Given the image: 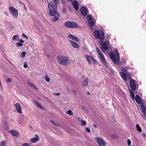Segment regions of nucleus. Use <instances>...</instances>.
<instances>
[{"mask_svg": "<svg viewBox=\"0 0 146 146\" xmlns=\"http://www.w3.org/2000/svg\"><path fill=\"white\" fill-rule=\"evenodd\" d=\"M127 144L129 146H130L131 143V142L130 141V139H127Z\"/></svg>", "mask_w": 146, "mask_h": 146, "instance_id": "37", "label": "nucleus"}, {"mask_svg": "<svg viewBox=\"0 0 146 146\" xmlns=\"http://www.w3.org/2000/svg\"><path fill=\"white\" fill-rule=\"evenodd\" d=\"M54 2H50H50H52L54 3V4H56L57 6V4L59 2V0H54Z\"/></svg>", "mask_w": 146, "mask_h": 146, "instance_id": "36", "label": "nucleus"}, {"mask_svg": "<svg viewBox=\"0 0 146 146\" xmlns=\"http://www.w3.org/2000/svg\"><path fill=\"white\" fill-rule=\"evenodd\" d=\"M39 137L37 136L35 137L32 138L31 139V141L32 142L34 143L38 141L39 140Z\"/></svg>", "mask_w": 146, "mask_h": 146, "instance_id": "20", "label": "nucleus"}, {"mask_svg": "<svg viewBox=\"0 0 146 146\" xmlns=\"http://www.w3.org/2000/svg\"><path fill=\"white\" fill-rule=\"evenodd\" d=\"M94 36L96 38L99 39L101 40H103L104 39L105 37L103 31L100 30L98 31L95 29L94 31Z\"/></svg>", "mask_w": 146, "mask_h": 146, "instance_id": "3", "label": "nucleus"}, {"mask_svg": "<svg viewBox=\"0 0 146 146\" xmlns=\"http://www.w3.org/2000/svg\"><path fill=\"white\" fill-rule=\"evenodd\" d=\"M127 78L128 79H130L131 78V76L130 74H128L127 75Z\"/></svg>", "mask_w": 146, "mask_h": 146, "instance_id": "41", "label": "nucleus"}, {"mask_svg": "<svg viewBox=\"0 0 146 146\" xmlns=\"http://www.w3.org/2000/svg\"><path fill=\"white\" fill-rule=\"evenodd\" d=\"M16 45L17 46L19 47L22 46L23 44L21 42H17L16 43Z\"/></svg>", "mask_w": 146, "mask_h": 146, "instance_id": "32", "label": "nucleus"}, {"mask_svg": "<svg viewBox=\"0 0 146 146\" xmlns=\"http://www.w3.org/2000/svg\"><path fill=\"white\" fill-rule=\"evenodd\" d=\"M86 79H87L86 78V79L83 80V81L82 82V85L84 87H85L88 84V82L86 80Z\"/></svg>", "mask_w": 146, "mask_h": 146, "instance_id": "21", "label": "nucleus"}, {"mask_svg": "<svg viewBox=\"0 0 146 146\" xmlns=\"http://www.w3.org/2000/svg\"><path fill=\"white\" fill-rule=\"evenodd\" d=\"M68 57L61 56L57 58V60L59 63L63 65H66L68 63Z\"/></svg>", "mask_w": 146, "mask_h": 146, "instance_id": "4", "label": "nucleus"}, {"mask_svg": "<svg viewBox=\"0 0 146 146\" xmlns=\"http://www.w3.org/2000/svg\"><path fill=\"white\" fill-rule=\"evenodd\" d=\"M87 8L84 7H82L81 9V11L82 14L84 16H86L87 14L88 10H87Z\"/></svg>", "mask_w": 146, "mask_h": 146, "instance_id": "13", "label": "nucleus"}, {"mask_svg": "<svg viewBox=\"0 0 146 146\" xmlns=\"http://www.w3.org/2000/svg\"><path fill=\"white\" fill-rule=\"evenodd\" d=\"M28 83L29 84V85L31 87L33 88L36 90H38V88L36 87L34 84H32L31 82H28Z\"/></svg>", "mask_w": 146, "mask_h": 146, "instance_id": "22", "label": "nucleus"}, {"mask_svg": "<svg viewBox=\"0 0 146 146\" xmlns=\"http://www.w3.org/2000/svg\"><path fill=\"white\" fill-rule=\"evenodd\" d=\"M81 125H82L83 126H84V125H86V122L85 121L82 120L81 121Z\"/></svg>", "mask_w": 146, "mask_h": 146, "instance_id": "34", "label": "nucleus"}, {"mask_svg": "<svg viewBox=\"0 0 146 146\" xmlns=\"http://www.w3.org/2000/svg\"><path fill=\"white\" fill-rule=\"evenodd\" d=\"M50 122L51 123L53 124L54 125H55L57 126H60V125L58 123L56 122H55L53 120H50Z\"/></svg>", "mask_w": 146, "mask_h": 146, "instance_id": "27", "label": "nucleus"}, {"mask_svg": "<svg viewBox=\"0 0 146 146\" xmlns=\"http://www.w3.org/2000/svg\"><path fill=\"white\" fill-rule=\"evenodd\" d=\"M141 111L144 113H146V108L145 107H142L141 108Z\"/></svg>", "mask_w": 146, "mask_h": 146, "instance_id": "30", "label": "nucleus"}, {"mask_svg": "<svg viewBox=\"0 0 146 146\" xmlns=\"http://www.w3.org/2000/svg\"><path fill=\"white\" fill-rule=\"evenodd\" d=\"M135 99L136 102L138 104H140L141 102V100L140 96L138 95H136Z\"/></svg>", "mask_w": 146, "mask_h": 146, "instance_id": "18", "label": "nucleus"}, {"mask_svg": "<svg viewBox=\"0 0 146 146\" xmlns=\"http://www.w3.org/2000/svg\"><path fill=\"white\" fill-rule=\"evenodd\" d=\"M94 126L95 127H96V125H94Z\"/></svg>", "mask_w": 146, "mask_h": 146, "instance_id": "50", "label": "nucleus"}, {"mask_svg": "<svg viewBox=\"0 0 146 146\" xmlns=\"http://www.w3.org/2000/svg\"><path fill=\"white\" fill-rule=\"evenodd\" d=\"M22 36H25V37L26 38H28L27 36L24 34H22Z\"/></svg>", "mask_w": 146, "mask_h": 146, "instance_id": "48", "label": "nucleus"}, {"mask_svg": "<svg viewBox=\"0 0 146 146\" xmlns=\"http://www.w3.org/2000/svg\"><path fill=\"white\" fill-rule=\"evenodd\" d=\"M46 56L47 57H49L51 56V55H49L48 54H46Z\"/></svg>", "mask_w": 146, "mask_h": 146, "instance_id": "46", "label": "nucleus"}, {"mask_svg": "<svg viewBox=\"0 0 146 146\" xmlns=\"http://www.w3.org/2000/svg\"><path fill=\"white\" fill-rule=\"evenodd\" d=\"M84 77V76H83V77H82L81 78V79L82 78H83Z\"/></svg>", "mask_w": 146, "mask_h": 146, "instance_id": "52", "label": "nucleus"}, {"mask_svg": "<svg viewBox=\"0 0 146 146\" xmlns=\"http://www.w3.org/2000/svg\"><path fill=\"white\" fill-rule=\"evenodd\" d=\"M23 66H24V67L25 68H27L28 66L27 64L26 63H24Z\"/></svg>", "mask_w": 146, "mask_h": 146, "instance_id": "40", "label": "nucleus"}, {"mask_svg": "<svg viewBox=\"0 0 146 146\" xmlns=\"http://www.w3.org/2000/svg\"><path fill=\"white\" fill-rule=\"evenodd\" d=\"M98 54V57L101 62L105 66L107 65L106 62L104 58V55L97 48Z\"/></svg>", "mask_w": 146, "mask_h": 146, "instance_id": "6", "label": "nucleus"}, {"mask_svg": "<svg viewBox=\"0 0 146 146\" xmlns=\"http://www.w3.org/2000/svg\"><path fill=\"white\" fill-rule=\"evenodd\" d=\"M11 79L10 78H8L7 80V82H11Z\"/></svg>", "mask_w": 146, "mask_h": 146, "instance_id": "44", "label": "nucleus"}, {"mask_svg": "<svg viewBox=\"0 0 146 146\" xmlns=\"http://www.w3.org/2000/svg\"><path fill=\"white\" fill-rule=\"evenodd\" d=\"M19 41L21 42V43H23L24 42V41L22 39H20L19 40Z\"/></svg>", "mask_w": 146, "mask_h": 146, "instance_id": "43", "label": "nucleus"}, {"mask_svg": "<svg viewBox=\"0 0 146 146\" xmlns=\"http://www.w3.org/2000/svg\"><path fill=\"white\" fill-rule=\"evenodd\" d=\"M19 38V36L17 35H14L12 38V40H14L17 41Z\"/></svg>", "mask_w": 146, "mask_h": 146, "instance_id": "25", "label": "nucleus"}, {"mask_svg": "<svg viewBox=\"0 0 146 146\" xmlns=\"http://www.w3.org/2000/svg\"><path fill=\"white\" fill-rule=\"evenodd\" d=\"M130 97L133 100H134L135 99V95L133 91L131 90H130Z\"/></svg>", "mask_w": 146, "mask_h": 146, "instance_id": "24", "label": "nucleus"}, {"mask_svg": "<svg viewBox=\"0 0 146 146\" xmlns=\"http://www.w3.org/2000/svg\"><path fill=\"white\" fill-rule=\"evenodd\" d=\"M72 5L76 10H78V3L77 1L76 0L72 2Z\"/></svg>", "mask_w": 146, "mask_h": 146, "instance_id": "17", "label": "nucleus"}, {"mask_svg": "<svg viewBox=\"0 0 146 146\" xmlns=\"http://www.w3.org/2000/svg\"><path fill=\"white\" fill-rule=\"evenodd\" d=\"M120 74L123 79L126 81L127 80V76L125 74L121 72H120Z\"/></svg>", "mask_w": 146, "mask_h": 146, "instance_id": "19", "label": "nucleus"}, {"mask_svg": "<svg viewBox=\"0 0 146 146\" xmlns=\"http://www.w3.org/2000/svg\"><path fill=\"white\" fill-rule=\"evenodd\" d=\"M55 95L56 96H59L60 95V93H57L55 94Z\"/></svg>", "mask_w": 146, "mask_h": 146, "instance_id": "47", "label": "nucleus"}, {"mask_svg": "<svg viewBox=\"0 0 146 146\" xmlns=\"http://www.w3.org/2000/svg\"><path fill=\"white\" fill-rule=\"evenodd\" d=\"M9 10L13 16L15 18H17L18 15L17 10L13 7H9Z\"/></svg>", "mask_w": 146, "mask_h": 146, "instance_id": "7", "label": "nucleus"}, {"mask_svg": "<svg viewBox=\"0 0 146 146\" xmlns=\"http://www.w3.org/2000/svg\"><path fill=\"white\" fill-rule=\"evenodd\" d=\"M86 131L88 132H90V129L88 127L86 128Z\"/></svg>", "mask_w": 146, "mask_h": 146, "instance_id": "39", "label": "nucleus"}, {"mask_svg": "<svg viewBox=\"0 0 146 146\" xmlns=\"http://www.w3.org/2000/svg\"><path fill=\"white\" fill-rule=\"evenodd\" d=\"M11 133L13 136H16L17 135L18 133L17 131L14 130H12L11 131Z\"/></svg>", "mask_w": 146, "mask_h": 146, "instance_id": "23", "label": "nucleus"}, {"mask_svg": "<svg viewBox=\"0 0 146 146\" xmlns=\"http://www.w3.org/2000/svg\"><path fill=\"white\" fill-rule=\"evenodd\" d=\"M26 54V52L25 51H23L22 52V54L21 55L20 57L21 58H24L25 57Z\"/></svg>", "mask_w": 146, "mask_h": 146, "instance_id": "28", "label": "nucleus"}, {"mask_svg": "<svg viewBox=\"0 0 146 146\" xmlns=\"http://www.w3.org/2000/svg\"><path fill=\"white\" fill-rule=\"evenodd\" d=\"M87 94L88 95H90V94L89 92H88L87 93Z\"/></svg>", "mask_w": 146, "mask_h": 146, "instance_id": "49", "label": "nucleus"}, {"mask_svg": "<svg viewBox=\"0 0 146 146\" xmlns=\"http://www.w3.org/2000/svg\"><path fill=\"white\" fill-rule=\"evenodd\" d=\"M130 86L132 90H135L136 88V84L133 79H131L129 81Z\"/></svg>", "mask_w": 146, "mask_h": 146, "instance_id": "10", "label": "nucleus"}, {"mask_svg": "<svg viewBox=\"0 0 146 146\" xmlns=\"http://www.w3.org/2000/svg\"><path fill=\"white\" fill-rule=\"evenodd\" d=\"M114 53L115 54V56L113 52H110L109 54V56L114 64H117V63L119 65L120 64L119 63L120 60L119 56L117 49H114Z\"/></svg>", "mask_w": 146, "mask_h": 146, "instance_id": "2", "label": "nucleus"}, {"mask_svg": "<svg viewBox=\"0 0 146 146\" xmlns=\"http://www.w3.org/2000/svg\"><path fill=\"white\" fill-rule=\"evenodd\" d=\"M86 19L90 25L93 26L94 25V23L92 19L90 16L89 15H87L86 17Z\"/></svg>", "mask_w": 146, "mask_h": 146, "instance_id": "11", "label": "nucleus"}, {"mask_svg": "<svg viewBox=\"0 0 146 146\" xmlns=\"http://www.w3.org/2000/svg\"><path fill=\"white\" fill-rule=\"evenodd\" d=\"M108 41L105 42L101 41L100 44L102 46L101 50L103 52H105L106 50H108Z\"/></svg>", "mask_w": 146, "mask_h": 146, "instance_id": "8", "label": "nucleus"}, {"mask_svg": "<svg viewBox=\"0 0 146 146\" xmlns=\"http://www.w3.org/2000/svg\"><path fill=\"white\" fill-rule=\"evenodd\" d=\"M136 127L137 130L138 131H139V132H141V129L139 124H137L136 125Z\"/></svg>", "mask_w": 146, "mask_h": 146, "instance_id": "26", "label": "nucleus"}, {"mask_svg": "<svg viewBox=\"0 0 146 146\" xmlns=\"http://www.w3.org/2000/svg\"><path fill=\"white\" fill-rule=\"evenodd\" d=\"M86 58L89 63L94 64L96 62V60L92 57L86 55Z\"/></svg>", "mask_w": 146, "mask_h": 146, "instance_id": "12", "label": "nucleus"}, {"mask_svg": "<svg viewBox=\"0 0 146 146\" xmlns=\"http://www.w3.org/2000/svg\"><path fill=\"white\" fill-rule=\"evenodd\" d=\"M95 139L99 146H106V143L103 139L98 137L96 138Z\"/></svg>", "mask_w": 146, "mask_h": 146, "instance_id": "9", "label": "nucleus"}, {"mask_svg": "<svg viewBox=\"0 0 146 146\" xmlns=\"http://www.w3.org/2000/svg\"><path fill=\"white\" fill-rule=\"evenodd\" d=\"M68 0L69 1H72L73 0Z\"/></svg>", "mask_w": 146, "mask_h": 146, "instance_id": "51", "label": "nucleus"}, {"mask_svg": "<svg viewBox=\"0 0 146 146\" xmlns=\"http://www.w3.org/2000/svg\"><path fill=\"white\" fill-rule=\"evenodd\" d=\"M16 110L19 113H22V108L21 106L18 103H17L15 105Z\"/></svg>", "mask_w": 146, "mask_h": 146, "instance_id": "14", "label": "nucleus"}, {"mask_svg": "<svg viewBox=\"0 0 146 146\" xmlns=\"http://www.w3.org/2000/svg\"><path fill=\"white\" fill-rule=\"evenodd\" d=\"M35 105L39 108L40 107V106L41 105L38 102H37L36 101H35Z\"/></svg>", "mask_w": 146, "mask_h": 146, "instance_id": "35", "label": "nucleus"}, {"mask_svg": "<svg viewBox=\"0 0 146 146\" xmlns=\"http://www.w3.org/2000/svg\"><path fill=\"white\" fill-rule=\"evenodd\" d=\"M44 78L46 80V81L47 82H49L50 81V79L49 78L48 76L47 75H46L44 77Z\"/></svg>", "mask_w": 146, "mask_h": 146, "instance_id": "29", "label": "nucleus"}, {"mask_svg": "<svg viewBox=\"0 0 146 146\" xmlns=\"http://www.w3.org/2000/svg\"><path fill=\"white\" fill-rule=\"evenodd\" d=\"M5 141H2L1 143V146H5Z\"/></svg>", "mask_w": 146, "mask_h": 146, "instance_id": "38", "label": "nucleus"}, {"mask_svg": "<svg viewBox=\"0 0 146 146\" xmlns=\"http://www.w3.org/2000/svg\"><path fill=\"white\" fill-rule=\"evenodd\" d=\"M48 7L49 9L50 14V15L54 17L53 18V21L54 22L56 21L60 17V15L56 10L57 8L56 5L52 2H50L48 3Z\"/></svg>", "mask_w": 146, "mask_h": 146, "instance_id": "1", "label": "nucleus"}, {"mask_svg": "<svg viewBox=\"0 0 146 146\" xmlns=\"http://www.w3.org/2000/svg\"><path fill=\"white\" fill-rule=\"evenodd\" d=\"M69 41L71 43V45L75 48H78L79 47V44L77 42L71 40H70Z\"/></svg>", "mask_w": 146, "mask_h": 146, "instance_id": "15", "label": "nucleus"}, {"mask_svg": "<svg viewBox=\"0 0 146 146\" xmlns=\"http://www.w3.org/2000/svg\"><path fill=\"white\" fill-rule=\"evenodd\" d=\"M64 25L69 28H76L78 27L77 24L75 22L70 21H66L64 23Z\"/></svg>", "mask_w": 146, "mask_h": 146, "instance_id": "5", "label": "nucleus"}, {"mask_svg": "<svg viewBox=\"0 0 146 146\" xmlns=\"http://www.w3.org/2000/svg\"><path fill=\"white\" fill-rule=\"evenodd\" d=\"M68 37L77 42H78L79 40V38L73 35L70 34L68 36Z\"/></svg>", "mask_w": 146, "mask_h": 146, "instance_id": "16", "label": "nucleus"}, {"mask_svg": "<svg viewBox=\"0 0 146 146\" xmlns=\"http://www.w3.org/2000/svg\"><path fill=\"white\" fill-rule=\"evenodd\" d=\"M39 108H40L41 110H44V108L41 105L40 106Z\"/></svg>", "mask_w": 146, "mask_h": 146, "instance_id": "42", "label": "nucleus"}, {"mask_svg": "<svg viewBox=\"0 0 146 146\" xmlns=\"http://www.w3.org/2000/svg\"><path fill=\"white\" fill-rule=\"evenodd\" d=\"M22 146H29L28 144L27 143L24 144Z\"/></svg>", "mask_w": 146, "mask_h": 146, "instance_id": "45", "label": "nucleus"}, {"mask_svg": "<svg viewBox=\"0 0 146 146\" xmlns=\"http://www.w3.org/2000/svg\"><path fill=\"white\" fill-rule=\"evenodd\" d=\"M66 113L67 114H68L70 115H72V111L70 110H69L66 112Z\"/></svg>", "mask_w": 146, "mask_h": 146, "instance_id": "33", "label": "nucleus"}, {"mask_svg": "<svg viewBox=\"0 0 146 146\" xmlns=\"http://www.w3.org/2000/svg\"><path fill=\"white\" fill-rule=\"evenodd\" d=\"M128 70V68L127 67H122V71H123L124 72H126Z\"/></svg>", "mask_w": 146, "mask_h": 146, "instance_id": "31", "label": "nucleus"}, {"mask_svg": "<svg viewBox=\"0 0 146 146\" xmlns=\"http://www.w3.org/2000/svg\"><path fill=\"white\" fill-rule=\"evenodd\" d=\"M143 135L144 136H145V134H144L143 133Z\"/></svg>", "mask_w": 146, "mask_h": 146, "instance_id": "53", "label": "nucleus"}, {"mask_svg": "<svg viewBox=\"0 0 146 146\" xmlns=\"http://www.w3.org/2000/svg\"><path fill=\"white\" fill-rule=\"evenodd\" d=\"M145 113H144V114H143V115H144V116H145Z\"/></svg>", "mask_w": 146, "mask_h": 146, "instance_id": "54", "label": "nucleus"}]
</instances>
